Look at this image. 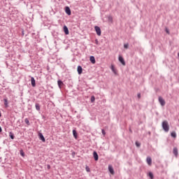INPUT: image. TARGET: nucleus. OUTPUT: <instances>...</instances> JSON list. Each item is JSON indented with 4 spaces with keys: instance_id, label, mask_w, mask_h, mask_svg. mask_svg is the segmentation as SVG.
Wrapping results in <instances>:
<instances>
[{
    "instance_id": "obj_1",
    "label": "nucleus",
    "mask_w": 179,
    "mask_h": 179,
    "mask_svg": "<svg viewBox=\"0 0 179 179\" xmlns=\"http://www.w3.org/2000/svg\"><path fill=\"white\" fill-rule=\"evenodd\" d=\"M162 128L165 132L170 131V126H169V122H167V120L162 122Z\"/></svg>"
},
{
    "instance_id": "obj_2",
    "label": "nucleus",
    "mask_w": 179,
    "mask_h": 179,
    "mask_svg": "<svg viewBox=\"0 0 179 179\" xmlns=\"http://www.w3.org/2000/svg\"><path fill=\"white\" fill-rule=\"evenodd\" d=\"M94 29L97 36H101V29H100L99 27L95 26Z\"/></svg>"
},
{
    "instance_id": "obj_3",
    "label": "nucleus",
    "mask_w": 179,
    "mask_h": 179,
    "mask_svg": "<svg viewBox=\"0 0 179 179\" xmlns=\"http://www.w3.org/2000/svg\"><path fill=\"white\" fill-rule=\"evenodd\" d=\"M158 100L162 107H164V106H166V101L163 99V97L159 96Z\"/></svg>"
},
{
    "instance_id": "obj_4",
    "label": "nucleus",
    "mask_w": 179,
    "mask_h": 179,
    "mask_svg": "<svg viewBox=\"0 0 179 179\" xmlns=\"http://www.w3.org/2000/svg\"><path fill=\"white\" fill-rule=\"evenodd\" d=\"M119 61L120 63H122V65H123V66H125V60L124 59V57H122V56H119Z\"/></svg>"
},
{
    "instance_id": "obj_5",
    "label": "nucleus",
    "mask_w": 179,
    "mask_h": 179,
    "mask_svg": "<svg viewBox=\"0 0 179 179\" xmlns=\"http://www.w3.org/2000/svg\"><path fill=\"white\" fill-rule=\"evenodd\" d=\"M31 85L33 87H36V80L33 77L31 78Z\"/></svg>"
},
{
    "instance_id": "obj_6",
    "label": "nucleus",
    "mask_w": 179,
    "mask_h": 179,
    "mask_svg": "<svg viewBox=\"0 0 179 179\" xmlns=\"http://www.w3.org/2000/svg\"><path fill=\"white\" fill-rule=\"evenodd\" d=\"M63 30H64L65 34H66V35L69 34V30L68 29V27H66V25L64 26Z\"/></svg>"
},
{
    "instance_id": "obj_7",
    "label": "nucleus",
    "mask_w": 179,
    "mask_h": 179,
    "mask_svg": "<svg viewBox=\"0 0 179 179\" xmlns=\"http://www.w3.org/2000/svg\"><path fill=\"white\" fill-rule=\"evenodd\" d=\"M93 156H94V159L96 162H97V160H99V155H97V152L96 151H94L93 152Z\"/></svg>"
},
{
    "instance_id": "obj_8",
    "label": "nucleus",
    "mask_w": 179,
    "mask_h": 179,
    "mask_svg": "<svg viewBox=\"0 0 179 179\" xmlns=\"http://www.w3.org/2000/svg\"><path fill=\"white\" fill-rule=\"evenodd\" d=\"M146 162H147L148 166H152V158L150 157H147Z\"/></svg>"
},
{
    "instance_id": "obj_9",
    "label": "nucleus",
    "mask_w": 179,
    "mask_h": 179,
    "mask_svg": "<svg viewBox=\"0 0 179 179\" xmlns=\"http://www.w3.org/2000/svg\"><path fill=\"white\" fill-rule=\"evenodd\" d=\"M77 71H78V75H82V72L83 71V69H82V66H78L77 68Z\"/></svg>"
},
{
    "instance_id": "obj_10",
    "label": "nucleus",
    "mask_w": 179,
    "mask_h": 179,
    "mask_svg": "<svg viewBox=\"0 0 179 179\" xmlns=\"http://www.w3.org/2000/svg\"><path fill=\"white\" fill-rule=\"evenodd\" d=\"M38 136L41 141H42V142H45V138H44V136L43 135V134L39 133Z\"/></svg>"
},
{
    "instance_id": "obj_11",
    "label": "nucleus",
    "mask_w": 179,
    "mask_h": 179,
    "mask_svg": "<svg viewBox=\"0 0 179 179\" xmlns=\"http://www.w3.org/2000/svg\"><path fill=\"white\" fill-rule=\"evenodd\" d=\"M173 153L176 155V157H177V156H178V149H177V148H174Z\"/></svg>"
},
{
    "instance_id": "obj_12",
    "label": "nucleus",
    "mask_w": 179,
    "mask_h": 179,
    "mask_svg": "<svg viewBox=\"0 0 179 179\" xmlns=\"http://www.w3.org/2000/svg\"><path fill=\"white\" fill-rule=\"evenodd\" d=\"M90 61L92 62V64H96V59L94 56H90Z\"/></svg>"
},
{
    "instance_id": "obj_13",
    "label": "nucleus",
    "mask_w": 179,
    "mask_h": 179,
    "mask_svg": "<svg viewBox=\"0 0 179 179\" xmlns=\"http://www.w3.org/2000/svg\"><path fill=\"white\" fill-rule=\"evenodd\" d=\"M3 101H4V106L6 108H8V107H9V103H8V99L6 98L3 99Z\"/></svg>"
},
{
    "instance_id": "obj_14",
    "label": "nucleus",
    "mask_w": 179,
    "mask_h": 179,
    "mask_svg": "<svg viewBox=\"0 0 179 179\" xmlns=\"http://www.w3.org/2000/svg\"><path fill=\"white\" fill-rule=\"evenodd\" d=\"M57 85H58L59 89H61V87H62V86H64V83L62 81H61L60 80H59L57 81Z\"/></svg>"
},
{
    "instance_id": "obj_15",
    "label": "nucleus",
    "mask_w": 179,
    "mask_h": 179,
    "mask_svg": "<svg viewBox=\"0 0 179 179\" xmlns=\"http://www.w3.org/2000/svg\"><path fill=\"white\" fill-rule=\"evenodd\" d=\"M65 12L69 15H71V8L69 7H66Z\"/></svg>"
},
{
    "instance_id": "obj_16",
    "label": "nucleus",
    "mask_w": 179,
    "mask_h": 179,
    "mask_svg": "<svg viewBox=\"0 0 179 179\" xmlns=\"http://www.w3.org/2000/svg\"><path fill=\"white\" fill-rule=\"evenodd\" d=\"M73 135L76 139L78 138V133L76 132V130H73Z\"/></svg>"
},
{
    "instance_id": "obj_17",
    "label": "nucleus",
    "mask_w": 179,
    "mask_h": 179,
    "mask_svg": "<svg viewBox=\"0 0 179 179\" xmlns=\"http://www.w3.org/2000/svg\"><path fill=\"white\" fill-rule=\"evenodd\" d=\"M35 107H36V110H37V111H40L41 106H40L39 103H36Z\"/></svg>"
},
{
    "instance_id": "obj_18",
    "label": "nucleus",
    "mask_w": 179,
    "mask_h": 179,
    "mask_svg": "<svg viewBox=\"0 0 179 179\" xmlns=\"http://www.w3.org/2000/svg\"><path fill=\"white\" fill-rule=\"evenodd\" d=\"M9 136L11 139H15V134H13L12 131L9 132Z\"/></svg>"
},
{
    "instance_id": "obj_19",
    "label": "nucleus",
    "mask_w": 179,
    "mask_h": 179,
    "mask_svg": "<svg viewBox=\"0 0 179 179\" xmlns=\"http://www.w3.org/2000/svg\"><path fill=\"white\" fill-rule=\"evenodd\" d=\"M171 136H172V138H177V134L176 133V131H172Z\"/></svg>"
},
{
    "instance_id": "obj_20",
    "label": "nucleus",
    "mask_w": 179,
    "mask_h": 179,
    "mask_svg": "<svg viewBox=\"0 0 179 179\" xmlns=\"http://www.w3.org/2000/svg\"><path fill=\"white\" fill-rule=\"evenodd\" d=\"M108 170H109L110 174H113V166L109 165L108 166Z\"/></svg>"
},
{
    "instance_id": "obj_21",
    "label": "nucleus",
    "mask_w": 179,
    "mask_h": 179,
    "mask_svg": "<svg viewBox=\"0 0 179 179\" xmlns=\"http://www.w3.org/2000/svg\"><path fill=\"white\" fill-rule=\"evenodd\" d=\"M24 122L27 124V125H30V121H29V119L26 118L24 120Z\"/></svg>"
},
{
    "instance_id": "obj_22",
    "label": "nucleus",
    "mask_w": 179,
    "mask_h": 179,
    "mask_svg": "<svg viewBox=\"0 0 179 179\" xmlns=\"http://www.w3.org/2000/svg\"><path fill=\"white\" fill-rule=\"evenodd\" d=\"M94 100H96L94 96H91V103H94Z\"/></svg>"
},
{
    "instance_id": "obj_23",
    "label": "nucleus",
    "mask_w": 179,
    "mask_h": 179,
    "mask_svg": "<svg viewBox=\"0 0 179 179\" xmlns=\"http://www.w3.org/2000/svg\"><path fill=\"white\" fill-rule=\"evenodd\" d=\"M85 170H86V171H87V173H90V168H89V166H86V167H85Z\"/></svg>"
},
{
    "instance_id": "obj_24",
    "label": "nucleus",
    "mask_w": 179,
    "mask_h": 179,
    "mask_svg": "<svg viewBox=\"0 0 179 179\" xmlns=\"http://www.w3.org/2000/svg\"><path fill=\"white\" fill-rule=\"evenodd\" d=\"M149 177L151 178V179H153V173H152L151 172L149 173Z\"/></svg>"
},
{
    "instance_id": "obj_25",
    "label": "nucleus",
    "mask_w": 179,
    "mask_h": 179,
    "mask_svg": "<svg viewBox=\"0 0 179 179\" xmlns=\"http://www.w3.org/2000/svg\"><path fill=\"white\" fill-rule=\"evenodd\" d=\"M20 155H21V156H22V157H24V152L22 151V150H20Z\"/></svg>"
},
{
    "instance_id": "obj_26",
    "label": "nucleus",
    "mask_w": 179,
    "mask_h": 179,
    "mask_svg": "<svg viewBox=\"0 0 179 179\" xmlns=\"http://www.w3.org/2000/svg\"><path fill=\"white\" fill-rule=\"evenodd\" d=\"M124 48L128 49V47H129V45L128 43H126L124 45Z\"/></svg>"
},
{
    "instance_id": "obj_27",
    "label": "nucleus",
    "mask_w": 179,
    "mask_h": 179,
    "mask_svg": "<svg viewBox=\"0 0 179 179\" xmlns=\"http://www.w3.org/2000/svg\"><path fill=\"white\" fill-rule=\"evenodd\" d=\"M165 31L167 33V34H170V31L169 30L168 28L165 29Z\"/></svg>"
},
{
    "instance_id": "obj_28",
    "label": "nucleus",
    "mask_w": 179,
    "mask_h": 179,
    "mask_svg": "<svg viewBox=\"0 0 179 179\" xmlns=\"http://www.w3.org/2000/svg\"><path fill=\"white\" fill-rule=\"evenodd\" d=\"M136 146H137V148H139V146H141V143L136 142Z\"/></svg>"
},
{
    "instance_id": "obj_29",
    "label": "nucleus",
    "mask_w": 179,
    "mask_h": 179,
    "mask_svg": "<svg viewBox=\"0 0 179 179\" xmlns=\"http://www.w3.org/2000/svg\"><path fill=\"white\" fill-rule=\"evenodd\" d=\"M101 132H102V135H106V131H104V129H102L101 130Z\"/></svg>"
},
{
    "instance_id": "obj_30",
    "label": "nucleus",
    "mask_w": 179,
    "mask_h": 179,
    "mask_svg": "<svg viewBox=\"0 0 179 179\" xmlns=\"http://www.w3.org/2000/svg\"><path fill=\"white\" fill-rule=\"evenodd\" d=\"M113 72L115 73V75H117V71H115L114 68L113 69Z\"/></svg>"
},
{
    "instance_id": "obj_31",
    "label": "nucleus",
    "mask_w": 179,
    "mask_h": 179,
    "mask_svg": "<svg viewBox=\"0 0 179 179\" xmlns=\"http://www.w3.org/2000/svg\"><path fill=\"white\" fill-rule=\"evenodd\" d=\"M138 99H141V94L139 93V94H138Z\"/></svg>"
},
{
    "instance_id": "obj_32",
    "label": "nucleus",
    "mask_w": 179,
    "mask_h": 179,
    "mask_svg": "<svg viewBox=\"0 0 179 179\" xmlns=\"http://www.w3.org/2000/svg\"><path fill=\"white\" fill-rule=\"evenodd\" d=\"M110 68L111 70H113V64L110 65Z\"/></svg>"
},
{
    "instance_id": "obj_33",
    "label": "nucleus",
    "mask_w": 179,
    "mask_h": 179,
    "mask_svg": "<svg viewBox=\"0 0 179 179\" xmlns=\"http://www.w3.org/2000/svg\"><path fill=\"white\" fill-rule=\"evenodd\" d=\"M0 132H2V127H0Z\"/></svg>"
},
{
    "instance_id": "obj_34",
    "label": "nucleus",
    "mask_w": 179,
    "mask_h": 179,
    "mask_svg": "<svg viewBox=\"0 0 179 179\" xmlns=\"http://www.w3.org/2000/svg\"><path fill=\"white\" fill-rule=\"evenodd\" d=\"M99 43V41L96 40V44Z\"/></svg>"
},
{
    "instance_id": "obj_35",
    "label": "nucleus",
    "mask_w": 179,
    "mask_h": 179,
    "mask_svg": "<svg viewBox=\"0 0 179 179\" xmlns=\"http://www.w3.org/2000/svg\"><path fill=\"white\" fill-rule=\"evenodd\" d=\"M48 169H50V165L48 166Z\"/></svg>"
},
{
    "instance_id": "obj_36",
    "label": "nucleus",
    "mask_w": 179,
    "mask_h": 179,
    "mask_svg": "<svg viewBox=\"0 0 179 179\" xmlns=\"http://www.w3.org/2000/svg\"><path fill=\"white\" fill-rule=\"evenodd\" d=\"M178 55H179V53H178Z\"/></svg>"
},
{
    "instance_id": "obj_37",
    "label": "nucleus",
    "mask_w": 179,
    "mask_h": 179,
    "mask_svg": "<svg viewBox=\"0 0 179 179\" xmlns=\"http://www.w3.org/2000/svg\"><path fill=\"white\" fill-rule=\"evenodd\" d=\"M178 55H179V53H178Z\"/></svg>"
}]
</instances>
